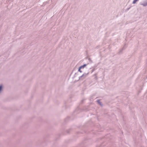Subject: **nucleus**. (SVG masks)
Returning <instances> with one entry per match:
<instances>
[{
	"label": "nucleus",
	"instance_id": "nucleus-1",
	"mask_svg": "<svg viewBox=\"0 0 147 147\" xmlns=\"http://www.w3.org/2000/svg\"><path fill=\"white\" fill-rule=\"evenodd\" d=\"M86 66V64H84V65L81 66L80 67V68L82 69V68H84Z\"/></svg>",
	"mask_w": 147,
	"mask_h": 147
},
{
	"label": "nucleus",
	"instance_id": "nucleus-2",
	"mask_svg": "<svg viewBox=\"0 0 147 147\" xmlns=\"http://www.w3.org/2000/svg\"><path fill=\"white\" fill-rule=\"evenodd\" d=\"M81 69V68H80V67L79 68V69H78V71L80 72H82V71L80 70Z\"/></svg>",
	"mask_w": 147,
	"mask_h": 147
},
{
	"label": "nucleus",
	"instance_id": "nucleus-3",
	"mask_svg": "<svg viewBox=\"0 0 147 147\" xmlns=\"http://www.w3.org/2000/svg\"><path fill=\"white\" fill-rule=\"evenodd\" d=\"M2 88V86H0V91L1 90Z\"/></svg>",
	"mask_w": 147,
	"mask_h": 147
},
{
	"label": "nucleus",
	"instance_id": "nucleus-4",
	"mask_svg": "<svg viewBox=\"0 0 147 147\" xmlns=\"http://www.w3.org/2000/svg\"><path fill=\"white\" fill-rule=\"evenodd\" d=\"M98 103H99V104H100H100H100V100H98Z\"/></svg>",
	"mask_w": 147,
	"mask_h": 147
}]
</instances>
